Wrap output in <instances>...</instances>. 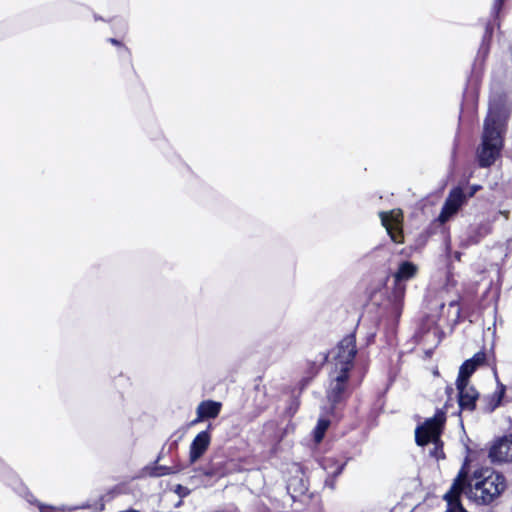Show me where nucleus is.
I'll return each instance as SVG.
<instances>
[{"label": "nucleus", "instance_id": "9", "mask_svg": "<svg viewBox=\"0 0 512 512\" xmlns=\"http://www.w3.org/2000/svg\"><path fill=\"white\" fill-rule=\"evenodd\" d=\"M464 487L465 477L462 472H459L450 490L444 495V500L447 502V509L445 512H467L459 499L461 493L464 492Z\"/></svg>", "mask_w": 512, "mask_h": 512}, {"label": "nucleus", "instance_id": "24", "mask_svg": "<svg viewBox=\"0 0 512 512\" xmlns=\"http://www.w3.org/2000/svg\"><path fill=\"white\" fill-rule=\"evenodd\" d=\"M436 335H437V329L429 330L426 333V337H430V336L436 337Z\"/></svg>", "mask_w": 512, "mask_h": 512}, {"label": "nucleus", "instance_id": "17", "mask_svg": "<svg viewBox=\"0 0 512 512\" xmlns=\"http://www.w3.org/2000/svg\"><path fill=\"white\" fill-rule=\"evenodd\" d=\"M147 473L152 477H161L165 475L175 474L180 471L179 468L167 467V466H154L152 468H146Z\"/></svg>", "mask_w": 512, "mask_h": 512}, {"label": "nucleus", "instance_id": "21", "mask_svg": "<svg viewBox=\"0 0 512 512\" xmlns=\"http://www.w3.org/2000/svg\"><path fill=\"white\" fill-rule=\"evenodd\" d=\"M40 512H64V508H56L53 506H45L42 504H39Z\"/></svg>", "mask_w": 512, "mask_h": 512}, {"label": "nucleus", "instance_id": "22", "mask_svg": "<svg viewBox=\"0 0 512 512\" xmlns=\"http://www.w3.org/2000/svg\"><path fill=\"white\" fill-rule=\"evenodd\" d=\"M504 0H495L492 6V14L497 16L503 6Z\"/></svg>", "mask_w": 512, "mask_h": 512}, {"label": "nucleus", "instance_id": "5", "mask_svg": "<svg viewBox=\"0 0 512 512\" xmlns=\"http://www.w3.org/2000/svg\"><path fill=\"white\" fill-rule=\"evenodd\" d=\"M418 272V266L410 261H402L399 263L397 270L393 274L394 288L392 298L395 304H398L404 298L406 292L405 282L413 279Z\"/></svg>", "mask_w": 512, "mask_h": 512}, {"label": "nucleus", "instance_id": "20", "mask_svg": "<svg viewBox=\"0 0 512 512\" xmlns=\"http://www.w3.org/2000/svg\"><path fill=\"white\" fill-rule=\"evenodd\" d=\"M485 359H486L485 353L484 352H478L471 359H468V361H472V364L475 367H478L479 365L484 363Z\"/></svg>", "mask_w": 512, "mask_h": 512}, {"label": "nucleus", "instance_id": "26", "mask_svg": "<svg viewBox=\"0 0 512 512\" xmlns=\"http://www.w3.org/2000/svg\"><path fill=\"white\" fill-rule=\"evenodd\" d=\"M325 483H326V485H329L331 488H333V487H334V482H333V480H331V481H330L329 479H327V480L325 481Z\"/></svg>", "mask_w": 512, "mask_h": 512}, {"label": "nucleus", "instance_id": "15", "mask_svg": "<svg viewBox=\"0 0 512 512\" xmlns=\"http://www.w3.org/2000/svg\"><path fill=\"white\" fill-rule=\"evenodd\" d=\"M505 389L501 385L488 399L485 411L493 412L497 407L500 406L502 398L504 396Z\"/></svg>", "mask_w": 512, "mask_h": 512}, {"label": "nucleus", "instance_id": "12", "mask_svg": "<svg viewBox=\"0 0 512 512\" xmlns=\"http://www.w3.org/2000/svg\"><path fill=\"white\" fill-rule=\"evenodd\" d=\"M221 407L222 405L220 402L212 400H205L200 402L196 409L197 417L191 422V424L195 425L204 421L205 419L216 418L221 411Z\"/></svg>", "mask_w": 512, "mask_h": 512}, {"label": "nucleus", "instance_id": "14", "mask_svg": "<svg viewBox=\"0 0 512 512\" xmlns=\"http://www.w3.org/2000/svg\"><path fill=\"white\" fill-rule=\"evenodd\" d=\"M322 468L327 472L329 476L337 477L341 474L344 469L345 463H339V461L334 457H324L321 460Z\"/></svg>", "mask_w": 512, "mask_h": 512}, {"label": "nucleus", "instance_id": "2", "mask_svg": "<svg viewBox=\"0 0 512 512\" xmlns=\"http://www.w3.org/2000/svg\"><path fill=\"white\" fill-rule=\"evenodd\" d=\"M460 472L465 477L464 492L477 503L489 504L505 489L504 477L491 468L485 467L475 470L470 479H467L464 468Z\"/></svg>", "mask_w": 512, "mask_h": 512}, {"label": "nucleus", "instance_id": "18", "mask_svg": "<svg viewBox=\"0 0 512 512\" xmlns=\"http://www.w3.org/2000/svg\"><path fill=\"white\" fill-rule=\"evenodd\" d=\"M473 232L474 234L470 235L469 239L467 240V245L478 243L481 238L489 234L490 227L488 225L483 224L475 228Z\"/></svg>", "mask_w": 512, "mask_h": 512}, {"label": "nucleus", "instance_id": "11", "mask_svg": "<svg viewBox=\"0 0 512 512\" xmlns=\"http://www.w3.org/2000/svg\"><path fill=\"white\" fill-rule=\"evenodd\" d=\"M456 386L459 394V406L462 409L473 410L479 396L478 392L469 385V382H456Z\"/></svg>", "mask_w": 512, "mask_h": 512}, {"label": "nucleus", "instance_id": "3", "mask_svg": "<svg viewBox=\"0 0 512 512\" xmlns=\"http://www.w3.org/2000/svg\"><path fill=\"white\" fill-rule=\"evenodd\" d=\"M445 413L437 412L434 417L427 419L422 425L415 430V440L419 446L433 443L435 448L431 451V455L439 459L443 457V451L440 445V434L445 422Z\"/></svg>", "mask_w": 512, "mask_h": 512}, {"label": "nucleus", "instance_id": "25", "mask_svg": "<svg viewBox=\"0 0 512 512\" xmlns=\"http://www.w3.org/2000/svg\"><path fill=\"white\" fill-rule=\"evenodd\" d=\"M109 41L113 44V45H120V42L114 38H111L109 39Z\"/></svg>", "mask_w": 512, "mask_h": 512}, {"label": "nucleus", "instance_id": "8", "mask_svg": "<svg viewBox=\"0 0 512 512\" xmlns=\"http://www.w3.org/2000/svg\"><path fill=\"white\" fill-rule=\"evenodd\" d=\"M381 223L385 227L391 240L395 243L402 242V212L400 210H391L389 212H380Z\"/></svg>", "mask_w": 512, "mask_h": 512}, {"label": "nucleus", "instance_id": "27", "mask_svg": "<svg viewBox=\"0 0 512 512\" xmlns=\"http://www.w3.org/2000/svg\"><path fill=\"white\" fill-rule=\"evenodd\" d=\"M326 360H327V355H326V354H323V355L321 356V360H320V362L323 364Z\"/></svg>", "mask_w": 512, "mask_h": 512}, {"label": "nucleus", "instance_id": "4", "mask_svg": "<svg viewBox=\"0 0 512 512\" xmlns=\"http://www.w3.org/2000/svg\"><path fill=\"white\" fill-rule=\"evenodd\" d=\"M349 373L345 369H333L329 375L327 399L335 406L341 403L347 396L349 387Z\"/></svg>", "mask_w": 512, "mask_h": 512}, {"label": "nucleus", "instance_id": "1", "mask_svg": "<svg viewBox=\"0 0 512 512\" xmlns=\"http://www.w3.org/2000/svg\"><path fill=\"white\" fill-rule=\"evenodd\" d=\"M507 119L508 112L504 107L495 103L490 104L489 112L484 122L482 143L477 151L481 167L491 166L499 156L503 147V134Z\"/></svg>", "mask_w": 512, "mask_h": 512}, {"label": "nucleus", "instance_id": "10", "mask_svg": "<svg viewBox=\"0 0 512 512\" xmlns=\"http://www.w3.org/2000/svg\"><path fill=\"white\" fill-rule=\"evenodd\" d=\"M489 457L492 461L512 462V435L496 440L490 448Z\"/></svg>", "mask_w": 512, "mask_h": 512}, {"label": "nucleus", "instance_id": "23", "mask_svg": "<svg viewBox=\"0 0 512 512\" xmlns=\"http://www.w3.org/2000/svg\"><path fill=\"white\" fill-rule=\"evenodd\" d=\"M481 188L479 185H473L469 188V192L466 194L467 198L473 197L475 193Z\"/></svg>", "mask_w": 512, "mask_h": 512}, {"label": "nucleus", "instance_id": "19", "mask_svg": "<svg viewBox=\"0 0 512 512\" xmlns=\"http://www.w3.org/2000/svg\"><path fill=\"white\" fill-rule=\"evenodd\" d=\"M329 424L330 422L327 419L321 418L318 420L317 426L314 430V439L317 443H319L323 439L324 434L329 427Z\"/></svg>", "mask_w": 512, "mask_h": 512}, {"label": "nucleus", "instance_id": "7", "mask_svg": "<svg viewBox=\"0 0 512 512\" xmlns=\"http://www.w3.org/2000/svg\"><path fill=\"white\" fill-rule=\"evenodd\" d=\"M467 200L466 193L459 187L452 189L445 200L438 221L442 224L455 215Z\"/></svg>", "mask_w": 512, "mask_h": 512}, {"label": "nucleus", "instance_id": "16", "mask_svg": "<svg viewBox=\"0 0 512 512\" xmlns=\"http://www.w3.org/2000/svg\"><path fill=\"white\" fill-rule=\"evenodd\" d=\"M476 368L477 367H475L472 364V361L466 360L459 369V374L456 382H469V377L474 373Z\"/></svg>", "mask_w": 512, "mask_h": 512}, {"label": "nucleus", "instance_id": "13", "mask_svg": "<svg viewBox=\"0 0 512 512\" xmlns=\"http://www.w3.org/2000/svg\"><path fill=\"white\" fill-rule=\"evenodd\" d=\"M211 441L209 432L201 431L196 435L190 445L189 460L190 463H195L208 449Z\"/></svg>", "mask_w": 512, "mask_h": 512}, {"label": "nucleus", "instance_id": "6", "mask_svg": "<svg viewBox=\"0 0 512 512\" xmlns=\"http://www.w3.org/2000/svg\"><path fill=\"white\" fill-rule=\"evenodd\" d=\"M356 353L355 336L353 334L347 335L338 343L335 349L334 368L345 369V371L350 372Z\"/></svg>", "mask_w": 512, "mask_h": 512}, {"label": "nucleus", "instance_id": "28", "mask_svg": "<svg viewBox=\"0 0 512 512\" xmlns=\"http://www.w3.org/2000/svg\"><path fill=\"white\" fill-rule=\"evenodd\" d=\"M177 489H183V487L181 485H178Z\"/></svg>", "mask_w": 512, "mask_h": 512}]
</instances>
